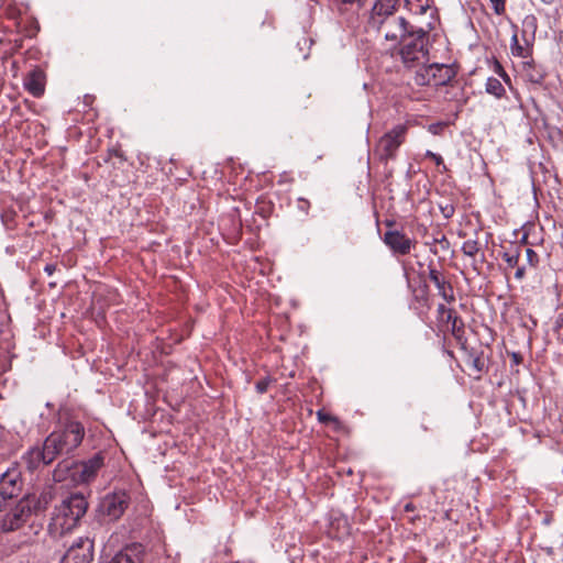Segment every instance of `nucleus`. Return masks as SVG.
<instances>
[{
  "mask_svg": "<svg viewBox=\"0 0 563 563\" xmlns=\"http://www.w3.org/2000/svg\"><path fill=\"white\" fill-rule=\"evenodd\" d=\"M398 0H377L372 9L368 25L386 41L402 40L413 29L405 18L396 15Z\"/></svg>",
  "mask_w": 563,
  "mask_h": 563,
  "instance_id": "nucleus-1",
  "label": "nucleus"
},
{
  "mask_svg": "<svg viewBox=\"0 0 563 563\" xmlns=\"http://www.w3.org/2000/svg\"><path fill=\"white\" fill-rule=\"evenodd\" d=\"M88 509V501L80 494H73L55 507L49 523V532L63 536L77 527Z\"/></svg>",
  "mask_w": 563,
  "mask_h": 563,
  "instance_id": "nucleus-2",
  "label": "nucleus"
},
{
  "mask_svg": "<svg viewBox=\"0 0 563 563\" xmlns=\"http://www.w3.org/2000/svg\"><path fill=\"white\" fill-rule=\"evenodd\" d=\"M85 427L81 422L67 419L60 430L53 431L45 439L49 454L48 457H57L62 454L73 453L82 442Z\"/></svg>",
  "mask_w": 563,
  "mask_h": 563,
  "instance_id": "nucleus-3",
  "label": "nucleus"
},
{
  "mask_svg": "<svg viewBox=\"0 0 563 563\" xmlns=\"http://www.w3.org/2000/svg\"><path fill=\"white\" fill-rule=\"evenodd\" d=\"M402 46L399 51L404 65L412 68L424 65L429 59V35L422 29L412 30L402 40Z\"/></svg>",
  "mask_w": 563,
  "mask_h": 563,
  "instance_id": "nucleus-4",
  "label": "nucleus"
},
{
  "mask_svg": "<svg viewBox=\"0 0 563 563\" xmlns=\"http://www.w3.org/2000/svg\"><path fill=\"white\" fill-rule=\"evenodd\" d=\"M407 132L406 124H397L380 136L375 146V154L379 161L387 163L396 157L398 148L406 140Z\"/></svg>",
  "mask_w": 563,
  "mask_h": 563,
  "instance_id": "nucleus-5",
  "label": "nucleus"
},
{
  "mask_svg": "<svg viewBox=\"0 0 563 563\" xmlns=\"http://www.w3.org/2000/svg\"><path fill=\"white\" fill-rule=\"evenodd\" d=\"M24 482L20 466L14 463L0 476V504L4 508L7 500L18 497Z\"/></svg>",
  "mask_w": 563,
  "mask_h": 563,
  "instance_id": "nucleus-6",
  "label": "nucleus"
},
{
  "mask_svg": "<svg viewBox=\"0 0 563 563\" xmlns=\"http://www.w3.org/2000/svg\"><path fill=\"white\" fill-rule=\"evenodd\" d=\"M33 500L26 496L18 501L1 520V530L4 532L15 531L22 528L32 514Z\"/></svg>",
  "mask_w": 563,
  "mask_h": 563,
  "instance_id": "nucleus-7",
  "label": "nucleus"
},
{
  "mask_svg": "<svg viewBox=\"0 0 563 563\" xmlns=\"http://www.w3.org/2000/svg\"><path fill=\"white\" fill-rule=\"evenodd\" d=\"M130 505V496L126 492L120 490L106 495L100 503V514L108 521H117L122 517Z\"/></svg>",
  "mask_w": 563,
  "mask_h": 563,
  "instance_id": "nucleus-8",
  "label": "nucleus"
},
{
  "mask_svg": "<svg viewBox=\"0 0 563 563\" xmlns=\"http://www.w3.org/2000/svg\"><path fill=\"white\" fill-rule=\"evenodd\" d=\"M102 466L103 456L100 453L95 454L87 461L74 462L73 483L88 484L92 482Z\"/></svg>",
  "mask_w": 563,
  "mask_h": 563,
  "instance_id": "nucleus-9",
  "label": "nucleus"
},
{
  "mask_svg": "<svg viewBox=\"0 0 563 563\" xmlns=\"http://www.w3.org/2000/svg\"><path fill=\"white\" fill-rule=\"evenodd\" d=\"M92 559L93 541L80 537L68 548L59 563H91Z\"/></svg>",
  "mask_w": 563,
  "mask_h": 563,
  "instance_id": "nucleus-10",
  "label": "nucleus"
},
{
  "mask_svg": "<svg viewBox=\"0 0 563 563\" xmlns=\"http://www.w3.org/2000/svg\"><path fill=\"white\" fill-rule=\"evenodd\" d=\"M383 242L396 255H407L416 245V242L409 239L404 232L398 230H388L384 233Z\"/></svg>",
  "mask_w": 563,
  "mask_h": 563,
  "instance_id": "nucleus-11",
  "label": "nucleus"
},
{
  "mask_svg": "<svg viewBox=\"0 0 563 563\" xmlns=\"http://www.w3.org/2000/svg\"><path fill=\"white\" fill-rule=\"evenodd\" d=\"M47 451L48 448L45 441L42 448L33 446L29 449L22 456V460L25 463L27 470L33 472L37 470L42 464H51L55 457H48L49 454Z\"/></svg>",
  "mask_w": 563,
  "mask_h": 563,
  "instance_id": "nucleus-12",
  "label": "nucleus"
},
{
  "mask_svg": "<svg viewBox=\"0 0 563 563\" xmlns=\"http://www.w3.org/2000/svg\"><path fill=\"white\" fill-rule=\"evenodd\" d=\"M429 279L435 285L439 295L449 303L455 300L454 290L452 285L444 278V276L429 265Z\"/></svg>",
  "mask_w": 563,
  "mask_h": 563,
  "instance_id": "nucleus-13",
  "label": "nucleus"
},
{
  "mask_svg": "<svg viewBox=\"0 0 563 563\" xmlns=\"http://www.w3.org/2000/svg\"><path fill=\"white\" fill-rule=\"evenodd\" d=\"M24 88L33 97L38 98L45 91V74L42 69L31 70L24 78Z\"/></svg>",
  "mask_w": 563,
  "mask_h": 563,
  "instance_id": "nucleus-14",
  "label": "nucleus"
},
{
  "mask_svg": "<svg viewBox=\"0 0 563 563\" xmlns=\"http://www.w3.org/2000/svg\"><path fill=\"white\" fill-rule=\"evenodd\" d=\"M521 74L527 81L537 85H541L545 78L543 67L537 65L532 59L522 63Z\"/></svg>",
  "mask_w": 563,
  "mask_h": 563,
  "instance_id": "nucleus-15",
  "label": "nucleus"
},
{
  "mask_svg": "<svg viewBox=\"0 0 563 563\" xmlns=\"http://www.w3.org/2000/svg\"><path fill=\"white\" fill-rule=\"evenodd\" d=\"M434 87L448 85L456 75L455 69L446 64H432Z\"/></svg>",
  "mask_w": 563,
  "mask_h": 563,
  "instance_id": "nucleus-16",
  "label": "nucleus"
},
{
  "mask_svg": "<svg viewBox=\"0 0 563 563\" xmlns=\"http://www.w3.org/2000/svg\"><path fill=\"white\" fill-rule=\"evenodd\" d=\"M140 545L125 547L122 551L117 553L111 563H141Z\"/></svg>",
  "mask_w": 563,
  "mask_h": 563,
  "instance_id": "nucleus-17",
  "label": "nucleus"
},
{
  "mask_svg": "<svg viewBox=\"0 0 563 563\" xmlns=\"http://www.w3.org/2000/svg\"><path fill=\"white\" fill-rule=\"evenodd\" d=\"M448 323H451V333L454 339L462 347H464L466 345L467 339L465 335V324L463 319L459 316H455L453 311L452 318Z\"/></svg>",
  "mask_w": 563,
  "mask_h": 563,
  "instance_id": "nucleus-18",
  "label": "nucleus"
},
{
  "mask_svg": "<svg viewBox=\"0 0 563 563\" xmlns=\"http://www.w3.org/2000/svg\"><path fill=\"white\" fill-rule=\"evenodd\" d=\"M74 462L62 461L57 464L53 472V478L55 482H65L70 479L73 482Z\"/></svg>",
  "mask_w": 563,
  "mask_h": 563,
  "instance_id": "nucleus-19",
  "label": "nucleus"
},
{
  "mask_svg": "<svg viewBox=\"0 0 563 563\" xmlns=\"http://www.w3.org/2000/svg\"><path fill=\"white\" fill-rule=\"evenodd\" d=\"M415 84L418 86H434V73L432 64L423 66L415 74Z\"/></svg>",
  "mask_w": 563,
  "mask_h": 563,
  "instance_id": "nucleus-20",
  "label": "nucleus"
},
{
  "mask_svg": "<svg viewBox=\"0 0 563 563\" xmlns=\"http://www.w3.org/2000/svg\"><path fill=\"white\" fill-rule=\"evenodd\" d=\"M485 89H486L487 93H489L498 99L503 98L506 93L504 86L495 77H489L486 80Z\"/></svg>",
  "mask_w": 563,
  "mask_h": 563,
  "instance_id": "nucleus-21",
  "label": "nucleus"
},
{
  "mask_svg": "<svg viewBox=\"0 0 563 563\" xmlns=\"http://www.w3.org/2000/svg\"><path fill=\"white\" fill-rule=\"evenodd\" d=\"M317 419L320 423H323L325 426H332L335 431L340 430L342 428V423L340 419L323 409H320L317 411Z\"/></svg>",
  "mask_w": 563,
  "mask_h": 563,
  "instance_id": "nucleus-22",
  "label": "nucleus"
},
{
  "mask_svg": "<svg viewBox=\"0 0 563 563\" xmlns=\"http://www.w3.org/2000/svg\"><path fill=\"white\" fill-rule=\"evenodd\" d=\"M510 51L514 56L526 58L530 55V48L528 44L521 45L519 43L518 34L515 32L511 36Z\"/></svg>",
  "mask_w": 563,
  "mask_h": 563,
  "instance_id": "nucleus-23",
  "label": "nucleus"
},
{
  "mask_svg": "<svg viewBox=\"0 0 563 563\" xmlns=\"http://www.w3.org/2000/svg\"><path fill=\"white\" fill-rule=\"evenodd\" d=\"M503 260L507 263L508 267H516L520 257V249L516 246L512 250L506 251L501 255Z\"/></svg>",
  "mask_w": 563,
  "mask_h": 563,
  "instance_id": "nucleus-24",
  "label": "nucleus"
},
{
  "mask_svg": "<svg viewBox=\"0 0 563 563\" xmlns=\"http://www.w3.org/2000/svg\"><path fill=\"white\" fill-rule=\"evenodd\" d=\"M461 250L465 256L475 257L479 252V243L477 240H466Z\"/></svg>",
  "mask_w": 563,
  "mask_h": 563,
  "instance_id": "nucleus-25",
  "label": "nucleus"
},
{
  "mask_svg": "<svg viewBox=\"0 0 563 563\" xmlns=\"http://www.w3.org/2000/svg\"><path fill=\"white\" fill-rule=\"evenodd\" d=\"M522 24H523V31H522L523 35L527 32H531V34L534 35L537 27H538L537 18L534 15H527L523 19Z\"/></svg>",
  "mask_w": 563,
  "mask_h": 563,
  "instance_id": "nucleus-26",
  "label": "nucleus"
},
{
  "mask_svg": "<svg viewBox=\"0 0 563 563\" xmlns=\"http://www.w3.org/2000/svg\"><path fill=\"white\" fill-rule=\"evenodd\" d=\"M526 258H527L528 264L531 267H537L539 265V262H540L539 255L536 251H533L530 247L526 249Z\"/></svg>",
  "mask_w": 563,
  "mask_h": 563,
  "instance_id": "nucleus-27",
  "label": "nucleus"
},
{
  "mask_svg": "<svg viewBox=\"0 0 563 563\" xmlns=\"http://www.w3.org/2000/svg\"><path fill=\"white\" fill-rule=\"evenodd\" d=\"M438 314L442 321L449 322L452 318L453 309L446 308L443 303L438 306Z\"/></svg>",
  "mask_w": 563,
  "mask_h": 563,
  "instance_id": "nucleus-28",
  "label": "nucleus"
},
{
  "mask_svg": "<svg viewBox=\"0 0 563 563\" xmlns=\"http://www.w3.org/2000/svg\"><path fill=\"white\" fill-rule=\"evenodd\" d=\"M471 366L477 372L481 373L484 369V361L479 355L470 354Z\"/></svg>",
  "mask_w": 563,
  "mask_h": 563,
  "instance_id": "nucleus-29",
  "label": "nucleus"
},
{
  "mask_svg": "<svg viewBox=\"0 0 563 563\" xmlns=\"http://www.w3.org/2000/svg\"><path fill=\"white\" fill-rule=\"evenodd\" d=\"M493 10L497 15H501L506 11V0H489Z\"/></svg>",
  "mask_w": 563,
  "mask_h": 563,
  "instance_id": "nucleus-30",
  "label": "nucleus"
},
{
  "mask_svg": "<svg viewBox=\"0 0 563 563\" xmlns=\"http://www.w3.org/2000/svg\"><path fill=\"white\" fill-rule=\"evenodd\" d=\"M272 383V378L271 377H265L261 380H258L256 384H255V388H256V391L258 394H264L267 391L269 385Z\"/></svg>",
  "mask_w": 563,
  "mask_h": 563,
  "instance_id": "nucleus-31",
  "label": "nucleus"
},
{
  "mask_svg": "<svg viewBox=\"0 0 563 563\" xmlns=\"http://www.w3.org/2000/svg\"><path fill=\"white\" fill-rule=\"evenodd\" d=\"M495 73L498 74L506 84H510V77L509 75L505 71V69L503 68L501 64L496 62L495 63Z\"/></svg>",
  "mask_w": 563,
  "mask_h": 563,
  "instance_id": "nucleus-32",
  "label": "nucleus"
},
{
  "mask_svg": "<svg viewBox=\"0 0 563 563\" xmlns=\"http://www.w3.org/2000/svg\"><path fill=\"white\" fill-rule=\"evenodd\" d=\"M424 155L426 157L431 158L437 166L443 165V158L439 154H435L432 151H427Z\"/></svg>",
  "mask_w": 563,
  "mask_h": 563,
  "instance_id": "nucleus-33",
  "label": "nucleus"
},
{
  "mask_svg": "<svg viewBox=\"0 0 563 563\" xmlns=\"http://www.w3.org/2000/svg\"><path fill=\"white\" fill-rule=\"evenodd\" d=\"M433 244L439 243L443 250H446L450 245L449 240L445 238L444 234H441L440 236H435L432 241Z\"/></svg>",
  "mask_w": 563,
  "mask_h": 563,
  "instance_id": "nucleus-34",
  "label": "nucleus"
},
{
  "mask_svg": "<svg viewBox=\"0 0 563 563\" xmlns=\"http://www.w3.org/2000/svg\"><path fill=\"white\" fill-rule=\"evenodd\" d=\"M309 208H310V202L307 199H305V198L298 199V209L300 211H302L305 214H307L309 211Z\"/></svg>",
  "mask_w": 563,
  "mask_h": 563,
  "instance_id": "nucleus-35",
  "label": "nucleus"
},
{
  "mask_svg": "<svg viewBox=\"0 0 563 563\" xmlns=\"http://www.w3.org/2000/svg\"><path fill=\"white\" fill-rule=\"evenodd\" d=\"M441 211H442L444 218L449 219L454 213V207L452 205H446L445 207H441Z\"/></svg>",
  "mask_w": 563,
  "mask_h": 563,
  "instance_id": "nucleus-36",
  "label": "nucleus"
},
{
  "mask_svg": "<svg viewBox=\"0 0 563 563\" xmlns=\"http://www.w3.org/2000/svg\"><path fill=\"white\" fill-rule=\"evenodd\" d=\"M416 299L421 300L423 302L428 301V286L427 285H423V287L420 290V295L419 296L417 295Z\"/></svg>",
  "mask_w": 563,
  "mask_h": 563,
  "instance_id": "nucleus-37",
  "label": "nucleus"
},
{
  "mask_svg": "<svg viewBox=\"0 0 563 563\" xmlns=\"http://www.w3.org/2000/svg\"><path fill=\"white\" fill-rule=\"evenodd\" d=\"M562 329H563V311L558 314L555 322H554V330L556 332H559Z\"/></svg>",
  "mask_w": 563,
  "mask_h": 563,
  "instance_id": "nucleus-38",
  "label": "nucleus"
},
{
  "mask_svg": "<svg viewBox=\"0 0 563 563\" xmlns=\"http://www.w3.org/2000/svg\"><path fill=\"white\" fill-rule=\"evenodd\" d=\"M525 275H526V269L523 266H521V267L517 268V271L515 273V278L520 280L525 277Z\"/></svg>",
  "mask_w": 563,
  "mask_h": 563,
  "instance_id": "nucleus-39",
  "label": "nucleus"
},
{
  "mask_svg": "<svg viewBox=\"0 0 563 563\" xmlns=\"http://www.w3.org/2000/svg\"><path fill=\"white\" fill-rule=\"evenodd\" d=\"M511 360L515 365H519L522 362V356L520 353H511Z\"/></svg>",
  "mask_w": 563,
  "mask_h": 563,
  "instance_id": "nucleus-40",
  "label": "nucleus"
},
{
  "mask_svg": "<svg viewBox=\"0 0 563 563\" xmlns=\"http://www.w3.org/2000/svg\"><path fill=\"white\" fill-rule=\"evenodd\" d=\"M55 271H56V265H55V264H47V265H45V267H44V272H45L48 276L53 275V273H54Z\"/></svg>",
  "mask_w": 563,
  "mask_h": 563,
  "instance_id": "nucleus-41",
  "label": "nucleus"
},
{
  "mask_svg": "<svg viewBox=\"0 0 563 563\" xmlns=\"http://www.w3.org/2000/svg\"><path fill=\"white\" fill-rule=\"evenodd\" d=\"M442 129V124L441 123H437V124H431L429 126V131L433 134H438L439 131Z\"/></svg>",
  "mask_w": 563,
  "mask_h": 563,
  "instance_id": "nucleus-42",
  "label": "nucleus"
},
{
  "mask_svg": "<svg viewBox=\"0 0 563 563\" xmlns=\"http://www.w3.org/2000/svg\"><path fill=\"white\" fill-rule=\"evenodd\" d=\"M416 509V506L412 503H407L404 507V510L406 512L413 511Z\"/></svg>",
  "mask_w": 563,
  "mask_h": 563,
  "instance_id": "nucleus-43",
  "label": "nucleus"
},
{
  "mask_svg": "<svg viewBox=\"0 0 563 563\" xmlns=\"http://www.w3.org/2000/svg\"><path fill=\"white\" fill-rule=\"evenodd\" d=\"M559 43L563 46V31L559 35Z\"/></svg>",
  "mask_w": 563,
  "mask_h": 563,
  "instance_id": "nucleus-44",
  "label": "nucleus"
},
{
  "mask_svg": "<svg viewBox=\"0 0 563 563\" xmlns=\"http://www.w3.org/2000/svg\"><path fill=\"white\" fill-rule=\"evenodd\" d=\"M385 224L387 227H393L394 225V221L387 220V221H385Z\"/></svg>",
  "mask_w": 563,
  "mask_h": 563,
  "instance_id": "nucleus-45",
  "label": "nucleus"
},
{
  "mask_svg": "<svg viewBox=\"0 0 563 563\" xmlns=\"http://www.w3.org/2000/svg\"><path fill=\"white\" fill-rule=\"evenodd\" d=\"M545 3H551L553 0H542Z\"/></svg>",
  "mask_w": 563,
  "mask_h": 563,
  "instance_id": "nucleus-46",
  "label": "nucleus"
}]
</instances>
